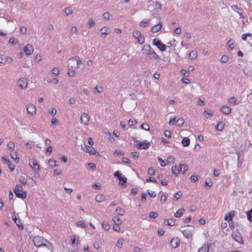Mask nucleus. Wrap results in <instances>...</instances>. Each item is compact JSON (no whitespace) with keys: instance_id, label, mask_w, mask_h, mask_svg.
Returning <instances> with one entry per match:
<instances>
[{"instance_id":"1","label":"nucleus","mask_w":252,"mask_h":252,"mask_svg":"<svg viewBox=\"0 0 252 252\" xmlns=\"http://www.w3.org/2000/svg\"><path fill=\"white\" fill-rule=\"evenodd\" d=\"M32 241L36 247H46L52 252H53L54 247L47 240L44 238L36 236L33 238Z\"/></svg>"},{"instance_id":"2","label":"nucleus","mask_w":252,"mask_h":252,"mask_svg":"<svg viewBox=\"0 0 252 252\" xmlns=\"http://www.w3.org/2000/svg\"><path fill=\"white\" fill-rule=\"evenodd\" d=\"M143 54L148 55L150 57V58L152 60H157L158 58V56L157 53L153 50L149 44H145L142 49Z\"/></svg>"},{"instance_id":"3","label":"nucleus","mask_w":252,"mask_h":252,"mask_svg":"<svg viewBox=\"0 0 252 252\" xmlns=\"http://www.w3.org/2000/svg\"><path fill=\"white\" fill-rule=\"evenodd\" d=\"M23 188L21 185L17 184L13 189V191L17 197L24 199L26 197L27 192L23 191Z\"/></svg>"},{"instance_id":"4","label":"nucleus","mask_w":252,"mask_h":252,"mask_svg":"<svg viewBox=\"0 0 252 252\" xmlns=\"http://www.w3.org/2000/svg\"><path fill=\"white\" fill-rule=\"evenodd\" d=\"M132 35L137 39L138 43L142 44L144 42L145 38L140 31L135 30L132 32Z\"/></svg>"},{"instance_id":"5","label":"nucleus","mask_w":252,"mask_h":252,"mask_svg":"<svg viewBox=\"0 0 252 252\" xmlns=\"http://www.w3.org/2000/svg\"><path fill=\"white\" fill-rule=\"evenodd\" d=\"M81 148L84 152L88 153L90 155H94L96 153V151L94 148L87 145L85 142L81 144Z\"/></svg>"},{"instance_id":"6","label":"nucleus","mask_w":252,"mask_h":252,"mask_svg":"<svg viewBox=\"0 0 252 252\" xmlns=\"http://www.w3.org/2000/svg\"><path fill=\"white\" fill-rule=\"evenodd\" d=\"M153 45L156 46L161 51L163 52L166 50V47L161 41L157 38H154L152 42Z\"/></svg>"},{"instance_id":"7","label":"nucleus","mask_w":252,"mask_h":252,"mask_svg":"<svg viewBox=\"0 0 252 252\" xmlns=\"http://www.w3.org/2000/svg\"><path fill=\"white\" fill-rule=\"evenodd\" d=\"M232 238L234 240L236 241L239 244H242L243 241L241 233L237 231H233L231 235Z\"/></svg>"},{"instance_id":"8","label":"nucleus","mask_w":252,"mask_h":252,"mask_svg":"<svg viewBox=\"0 0 252 252\" xmlns=\"http://www.w3.org/2000/svg\"><path fill=\"white\" fill-rule=\"evenodd\" d=\"M89 121L90 116L86 113H82L80 117L81 123L86 126L89 125Z\"/></svg>"},{"instance_id":"9","label":"nucleus","mask_w":252,"mask_h":252,"mask_svg":"<svg viewBox=\"0 0 252 252\" xmlns=\"http://www.w3.org/2000/svg\"><path fill=\"white\" fill-rule=\"evenodd\" d=\"M29 165L32 169L34 171H39L40 170V166L37 160L34 158H32L30 160Z\"/></svg>"},{"instance_id":"10","label":"nucleus","mask_w":252,"mask_h":252,"mask_svg":"<svg viewBox=\"0 0 252 252\" xmlns=\"http://www.w3.org/2000/svg\"><path fill=\"white\" fill-rule=\"evenodd\" d=\"M114 176L117 177L118 180L122 182V185L125 184L127 181L126 178L122 175V174L119 171L115 172L114 174Z\"/></svg>"},{"instance_id":"11","label":"nucleus","mask_w":252,"mask_h":252,"mask_svg":"<svg viewBox=\"0 0 252 252\" xmlns=\"http://www.w3.org/2000/svg\"><path fill=\"white\" fill-rule=\"evenodd\" d=\"M76 63V59L75 57L70 58L68 61V67H69V68H78Z\"/></svg>"},{"instance_id":"12","label":"nucleus","mask_w":252,"mask_h":252,"mask_svg":"<svg viewBox=\"0 0 252 252\" xmlns=\"http://www.w3.org/2000/svg\"><path fill=\"white\" fill-rule=\"evenodd\" d=\"M27 112L31 115H33L36 113V107L32 104H28L26 106Z\"/></svg>"},{"instance_id":"13","label":"nucleus","mask_w":252,"mask_h":252,"mask_svg":"<svg viewBox=\"0 0 252 252\" xmlns=\"http://www.w3.org/2000/svg\"><path fill=\"white\" fill-rule=\"evenodd\" d=\"M150 146V143L144 140L139 143L136 147L140 149H146L148 148Z\"/></svg>"},{"instance_id":"14","label":"nucleus","mask_w":252,"mask_h":252,"mask_svg":"<svg viewBox=\"0 0 252 252\" xmlns=\"http://www.w3.org/2000/svg\"><path fill=\"white\" fill-rule=\"evenodd\" d=\"M23 51L27 56L31 55L33 52V48L31 44H28L24 47Z\"/></svg>"},{"instance_id":"15","label":"nucleus","mask_w":252,"mask_h":252,"mask_svg":"<svg viewBox=\"0 0 252 252\" xmlns=\"http://www.w3.org/2000/svg\"><path fill=\"white\" fill-rule=\"evenodd\" d=\"M18 85L22 89H26L28 85L27 80L24 78L20 79L18 81Z\"/></svg>"},{"instance_id":"16","label":"nucleus","mask_w":252,"mask_h":252,"mask_svg":"<svg viewBox=\"0 0 252 252\" xmlns=\"http://www.w3.org/2000/svg\"><path fill=\"white\" fill-rule=\"evenodd\" d=\"M101 34L100 36H102V35H108L111 33V30L110 29L106 27H103L100 29Z\"/></svg>"},{"instance_id":"17","label":"nucleus","mask_w":252,"mask_h":252,"mask_svg":"<svg viewBox=\"0 0 252 252\" xmlns=\"http://www.w3.org/2000/svg\"><path fill=\"white\" fill-rule=\"evenodd\" d=\"M220 110L224 115H228L230 113L231 109L227 106H222Z\"/></svg>"},{"instance_id":"18","label":"nucleus","mask_w":252,"mask_h":252,"mask_svg":"<svg viewBox=\"0 0 252 252\" xmlns=\"http://www.w3.org/2000/svg\"><path fill=\"white\" fill-rule=\"evenodd\" d=\"M162 24L161 23V22H159L158 24H157L154 26L153 27H152L151 31L152 32H157L159 30H160Z\"/></svg>"},{"instance_id":"19","label":"nucleus","mask_w":252,"mask_h":252,"mask_svg":"<svg viewBox=\"0 0 252 252\" xmlns=\"http://www.w3.org/2000/svg\"><path fill=\"white\" fill-rule=\"evenodd\" d=\"M179 244H180V241L177 238H176V239L173 238L171 240V243H170L171 247L174 248H177L179 246Z\"/></svg>"},{"instance_id":"20","label":"nucleus","mask_w":252,"mask_h":252,"mask_svg":"<svg viewBox=\"0 0 252 252\" xmlns=\"http://www.w3.org/2000/svg\"><path fill=\"white\" fill-rule=\"evenodd\" d=\"M209 247L208 243H205L203 246L198 249V252H209Z\"/></svg>"},{"instance_id":"21","label":"nucleus","mask_w":252,"mask_h":252,"mask_svg":"<svg viewBox=\"0 0 252 252\" xmlns=\"http://www.w3.org/2000/svg\"><path fill=\"white\" fill-rule=\"evenodd\" d=\"M184 236L187 238H189L191 236V231L189 229H186L182 231Z\"/></svg>"},{"instance_id":"22","label":"nucleus","mask_w":252,"mask_h":252,"mask_svg":"<svg viewBox=\"0 0 252 252\" xmlns=\"http://www.w3.org/2000/svg\"><path fill=\"white\" fill-rule=\"evenodd\" d=\"M75 58L76 59V63L78 67H81L82 68H84L85 64L83 63L82 60L80 59L79 57L77 56L75 57Z\"/></svg>"},{"instance_id":"23","label":"nucleus","mask_w":252,"mask_h":252,"mask_svg":"<svg viewBox=\"0 0 252 252\" xmlns=\"http://www.w3.org/2000/svg\"><path fill=\"white\" fill-rule=\"evenodd\" d=\"M105 198L103 194H99L95 196V199L98 202H102L105 200Z\"/></svg>"},{"instance_id":"24","label":"nucleus","mask_w":252,"mask_h":252,"mask_svg":"<svg viewBox=\"0 0 252 252\" xmlns=\"http://www.w3.org/2000/svg\"><path fill=\"white\" fill-rule=\"evenodd\" d=\"M190 144V140L188 137H184L182 140V144L184 147H187Z\"/></svg>"},{"instance_id":"25","label":"nucleus","mask_w":252,"mask_h":252,"mask_svg":"<svg viewBox=\"0 0 252 252\" xmlns=\"http://www.w3.org/2000/svg\"><path fill=\"white\" fill-rule=\"evenodd\" d=\"M185 210L183 208L179 209L175 213V217L176 218H180L183 213L185 212Z\"/></svg>"},{"instance_id":"26","label":"nucleus","mask_w":252,"mask_h":252,"mask_svg":"<svg viewBox=\"0 0 252 252\" xmlns=\"http://www.w3.org/2000/svg\"><path fill=\"white\" fill-rule=\"evenodd\" d=\"M36 184V182L32 178L29 177V181L28 182V186L29 187H32Z\"/></svg>"},{"instance_id":"27","label":"nucleus","mask_w":252,"mask_h":252,"mask_svg":"<svg viewBox=\"0 0 252 252\" xmlns=\"http://www.w3.org/2000/svg\"><path fill=\"white\" fill-rule=\"evenodd\" d=\"M19 182L23 185H26L28 182L27 178L25 176H21L19 178Z\"/></svg>"},{"instance_id":"28","label":"nucleus","mask_w":252,"mask_h":252,"mask_svg":"<svg viewBox=\"0 0 252 252\" xmlns=\"http://www.w3.org/2000/svg\"><path fill=\"white\" fill-rule=\"evenodd\" d=\"M224 127V124L222 122H219L216 126V130L221 131Z\"/></svg>"},{"instance_id":"29","label":"nucleus","mask_w":252,"mask_h":252,"mask_svg":"<svg viewBox=\"0 0 252 252\" xmlns=\"http://www.w3.org/2000/svg\"><path fill=\"white\" fill-rule=\"evenodd\" d=\"M197 52L195 51H191L189 53V57L191 60H194L197 57Z\"/></svg>"},{"instance_id":"30","label":"nucleus","mask_w":252,"mask_h":252,"mask_svg":"<svg viewBox=\"0 0 252 252\" xmlns=\"http://www.w3.org/2000/svg\"><path fill=\"white\" fill-rule=\"evenodd\" d=\"M188 168V165L186 164H183L180 165L179 170L180 171H181L184 174L187 170Z\"/></svg>"},{"instance_id":"31","label":"nucleus","mask_w":252,"mask_h":252,"mask_svg":"<svg viewBox=\"0 0 252 252\" xmlns=\"http://www.w3.org/2000/svg\"><path fill=\"white\" fill-rule=\"evenodd\" d=\"M75 68H69L68 67L67 73L69 76L73 77L75 75Z\"/></svg>"},{"instance_id":"32","label":"nucleus","mask_w":252,"mask_h":252,"mask_svg":"<svg viewBox=\"0 0 252 252\" xmlns=\"http://www.w3.org/2000/svg\"><path fill=\"white\" fill-rule=\"evenodd\" d=\"M87 25L88 28H91L95 25V22L92 18H90L87 22Z\"/></svg>"},{"instance_id":"33","label":"nucleus","mask_w":252,"mask_h":252,"mask_svg":"<svg viewBox=\"0 0 252 252\" xmlns=\"http://www.w3.org/2000/svg\"><path fill=\"white\" fill-rule=\"evenodd\" d=\"M56 163H57V161L53 158H50L48 161L49 166H50L51 167L57 166V165Z\"/></svg>"},{"instance_id":"34","label":"nucleus","mask_w":252,"mask_h":252,"mask_svg":"<svg viewBox=\"0 0 252 252\" xmlns=\"http://www.w3.org/2000/svg\"><path fill=\"white\" fill-rule=\"evenodd\" d=\"M247 216L248 220L250 221H252V207L250 210L247 212Z\"/></svg>"},{"instance_id":"35","label":"nucleus","mask_w":252,"mask_h":252,"mask_svg":"<svg viewBox=\"0 0 252 252\" xmlns=\"http://www.w3.org/2000/svg\"><path fill=\"white\" fill-rule=\"evenodd\" d=\"M154 7L155 9L160 10L161 9V4L158 1H156L154 3Z\"/></svg>"},{"instance_id":"36","label":"nucleus","mask_w":252,"mask_h":252,"mask_svg":"<svg viewBox=\"0 0 252 252\" xmlns=\"http://www.w3.org/2000/svg\"><path fill=\"white\" fill-rule=\"evenodd\" d=\"M164 223H165L167 225H169L170 226H173L175 224V222L173 220H164Z\"/></svg>"},{"instance_id":"37","label":"nucleus","mask_w":252,"mask_h":252,"mask_svg":"<svg viewBox=\"0 0 252 252\" xmlns=\"http://www.w3.org/2000/svg\"><path fill=\"white\" fill-rule=\"evenodd\" d=\"M227 47H228V49H229L230 50H232L234 48V46L233 45V42H231V40L230 39L228 41L227 43Z\"/></svg>"},{"instance_id":"38","label":"nucleus","mask_w":252,"mask_h":252,"mask_svg":"<svg viewBox=\"0 0 252 252\" xmlns=\"http://www.w3.org/2000/svg\"><path fill=\"white\" fill-rule=\"evenodd\" d=\"M229 57L226 55H223L220 58V62L223 63L227 62L229 61Z\"/></svg>"},{"instance_id":"39","label":"nucleus","mask_w":252,"mask_h":252,"mask_svg":"<svg viewBox=\"0 0 252 252\" xmlns=\"http://www.w3.org/2000/svg\"><path fill=\"white\" fill-rule=\"evenodd\" d=\"M173 173L175 175H178L180 172L179 168L177 166H175L172 168Z\"/></svg>"},{"instance_id":"40","label":"nucleus","mask_w":252,"mask_h":252,"mask_svg":"<svg viewBox=\"0 0 252 252\" xmlns=\"http://www.w3.org/2000/svg\"><path fill=\"white\" fill-rule=\"evenodd\" d=\"M141 128L147 131L149 130L150 129L149 125L146 123H143L141 125Z\"/></svg>"},{"instance_id":"41","label":"nucleus","mask_w":252,"mask_h":252,"mask_svg":"<svg viewBox=\"0 0 252 252\" xmlns=\"http://www.w3.org/2000/svg\"><path fill=\"white\" fill-rule=\"evenodd\" d=\"M124 242V240L123 238H119L117 242L116 246L119 248H121Z\"/></svg>"},{"instance_id":"42","label":"nucleus","mask_w":252,"mask_h":252,"mask_svg":"<svg viewBox=\"0 0 252 252\" xmlns=\"http://www.w3.org/2000/svg\"><path fill=\"white\" fill-rule=\"evenodd\" d=\"M150 20H143L140 23V26L143 27H146L149 23Z\"/></svg>"},{"instance_id":"43","label":"nucleus","mask_w":252,"mask_h":252,"mask_svg":"<svg viewBox=\"0 0 252 252\" xmlns=\"http://www.w3.org/2000/svg\"><path fill=\"white\" fill-rule=\"evenodd\" d=\"M116 211L119 215L122 216L125 213V210L121 208H117Z\"/></svg>"},{"instance_id":"44","label":"nucleus","mask_w":252,"mask_h":252,"mask_svg":"<svg viewBox=\"0 0 252 252\" xmlns=\"http://www.w3.org/2000/svg\"><path fill=\"white\" fill-rule=\"evenodd\" d=\"M64 12L66 15L68 16L72 14V10L70 7H67L64 9Z\"/></svg>"},{"instance_id":"45","label":"nucleus","mask_w":252,"mask_h":252,"mask_svg":"<svg viewBox=\"0 0 252 252\" xmlns=\"http://www.w3.org/2000/svg\"><path fill=\"white\" fill-rule=\"evenodd\" d=\"M113 220L115 224H121L122 223V220L117 217H114L113 218Z\"/></svg>"},{"instance_id":"46","label":"nucleus","mask_w":252,"mask_h":252,"mask_svg":"<svg viewBox=\"0 0 252 252\" xmlns=\"http://www.w3.org/2000/svg\"><path fill=\"white\" fill-rule=\"evenodd\" d=\"M137 122L135 119H130L128 122V125L129 126H134L136 124Z\"/></svg>"},{"instance_id":"47","label":"nucleus","mask_w":252,"mask_h":252,"mask_svg":"<svg viewBox=\"0 0 252 252\" xmlns=\"http://www.w3.org/2000/svg\"><path fill=\"white\" fill-rule=\"evenodd\" d=\"M76 225H77V226H80L83 228H85L87 227V225H86L84 222H83L81 221H79L77 222Z\"/></svg>"},{"instance_id":"48","label":"nucleus","mask_w":252,"mask_h":252,"mask_svg":"<svg viewBox=\"0 0 252 252\" xmlns=\"http://www.w3.org/2000/svg\"><path fill=\"white\" fill-rule=\"evenodd\" d=\"M177 123L178 126H181L184 124V120L182 118H179L177 120Z\"/></svg>"},{"instance_id":"49","label":"nucleus","mask_w":252,"mask_h":252,"mask_svg":"<svg viewBox=\"0 0 252 252\" xmlns=\"http://www.w3.org/2000/svg\"><path fill=\"white\" fill-rule=\"evenodd\" d=\"M8 42L9 43H10L12 45H15L17 43V40L14 37L10 38V39L9 40Z\"/></svg>"},{"instance_id":"50","label":"nucleus","mask_w":252,"mask_h":252,"mask_svg":"<svg viewBox=\"0 0 252 252\" xmlns=\"http://www.w3.org/2000/svg\"><path fill=\"white\" fill-rule=\"evenodd\" d=\"M7 147L11 150H14L15 147L14 143L13 142L10 141L7 144Z\"/></svg>"},{"instance_id":"51","label":"nucleus","mask_w":252,"mask_h":252,"mask_svg":"<svg viewBox=\"0 0 252 252\" xmlns=\"http://www.w3.org/2000/svg\"><path fill=\"white\" fill-rule=\"evenodd\" d=\"M102 226L105 230H108L110 228V225L108 223L104 222L102 223Z\"/></svg>"},{"instance_id":"52","label":"nucleus","mask_w":252,"mask_h":252,"mask_svg":"<svg viewBox=\"0 0 252 252\" xmlns=\"http://www.w3.org/2000/svg\"><path fill=\"white\" fill-rule=\"evenodd\" d=\"M164 135L167 138H170L171 137V132L170 130H166L164 132Z\"/></svg>"},{"instance_id":"53","label":"nucleus","mask_w":252,"mask_h":252,"mask_svg":"<svg viewBox=\"0 0 252 252\" xmlns=\"http://www.w3.org/2000/svg\"><path fill=\"white\" fill-rule=\"evenodd\" d=\"M158 216V214L157 213L155 212H150L149 214V217L151 218H156Z\"/></svg>"},{"instance_id":"54","label":"nucleus","mask_w":252,"mask_h":252,"mask_svg":"<svg viewBox=\"0 0 252 252\" xmlns=\"http://www.w3.org/2000/svg\"><path fill=\"white\" fill-rule=\"evenodd\" d=\"M6 56H5L4 55H0V63H3L6 62Z\"/></svg>"},{"instance_id":"55","label":"nucleus","mask_w":252,"mask_h":252,"mask_svg":"<svg viewBox=\"0 0 252 252\" xmlns=\"http://www.w3.org/2000/svg\"><path fill=\"white\" fill-rule=\"evenodd\" d=\"M103 16L104 19L108 20L110 19V14L109 12H106L103 13Z\"/></svg>"},{"instance_id":"56","label":"nucleus","mask_w":252,"mask_h":252,"mask_svg":"<svg viewBox=\"0 0 252 252\" xmlns=\"http://www.w3.org/2000/svg\"><path fill=\"white\" fill-rule=\"evenodd\" d=\"M236 101V99L235 97H231L228 99V103L231 104H235Z\"/></svg>"},{"instance_id":"57","label":"nucleus","mask_w":252,"mask_h":252,"mask_svg":"<svg viewBox=\"0 0 252 252\" xmlns=\"http://www.w3.org/2000/svg\"><path fill=\"white\" fill-rule=\"evenodd\" d=\"M155 173V169L153 167H150L148 169V174L150 175H153Z\"/></svg>"},{"instance_id":"58","label":"nucleus","mask_w":252,"mask_h":252,"mask_svg":"<svg viewBox=\"0 0 252 252\" xmlns=\"http://www.w3.org/2000/svg\"><path fill=\"white\" fill-rule=\"evenodd\" d=\"M182 192L179 191H178L175 195H174V197L176 198V200H178L180 197L181 196H182Z\"/></svg>"},{"instance_id":"59","label":"nucleus","mask_w":252,"mask_h":252,"mask_svg":"<svg viewBox=\"0 0 252 252\" xmlns=\"http://www.w3.org/2000/svg\"><path fill=\"white\" fill-rule=\"evenodd\" d=\"M168 164L169 163H174L175 162V159L171 156L168 157L167 160Z\"/></svg>"},{"instance_id":"60","label":"nucleus","mask_w":252,"mask_h":252,"mask_svg":"<svg viewBox=\"0 0 252 252\" xmlns=\"http://www.w3.org/2000/svg\"><path fill=\"white\" fill-rule=\"evenodd\" d=\"M120 224H114L113 226V229L117 232H119L120 230V227H119Z\"/></svg>"},{"instance_id":"61","label":"nucleus","mask_w":252,"mask_h":252,"mask_svg":"<svg viewBox=\"0 0 252 252\" xmlns=\"http://www.w3.org/2000/svg\"><path fill=\"white\" fill-rule=\"evenodd\" d=\"M131 155L132 158H137L139 156V153L138 152H133L131 153Z\"/></svg>"},{"instance_id":"62","label":"nucleus","mask_w":252,"mask_h":252,"mask_svg":"<svg viewBox=\"0 0 252 252\" xmlns=\"http://www.w3.org/2000/svg\"><path fill=\"white\" fill-rule=\"evenodd\" d=\"M147 192L151 197L154 198L156 196V193L155 191H150L149 190H148Z\"/></svg>"},{"instance_id":"63","label":"nucleus","mask_w":252,"mask_h":252,"mask_svg":"<svg viewBox=\"0 0 252 252\" xmlns=\"http://www.w3.org/2000/svg\"><path fill=\"white\" fill-rule=\"evenodd\" d=\"M60 71L58 68H54L52 70V73L55 75H58L59 74Z\"/></svg>"},{"instance_id":"64","label":"nucleus","mask_w":252,"mask_h":252,"mask_svg":"<svg viewBox=\"0 0 252 252\" xmlns=\"http://www.w3.org/2000/svg\"><path fill=\"white\" fill-rule=\"evenodd\" d=\"M114 155H123L124 153L121 150H116L114 152Z\"/></svg>"}]
</instances>
